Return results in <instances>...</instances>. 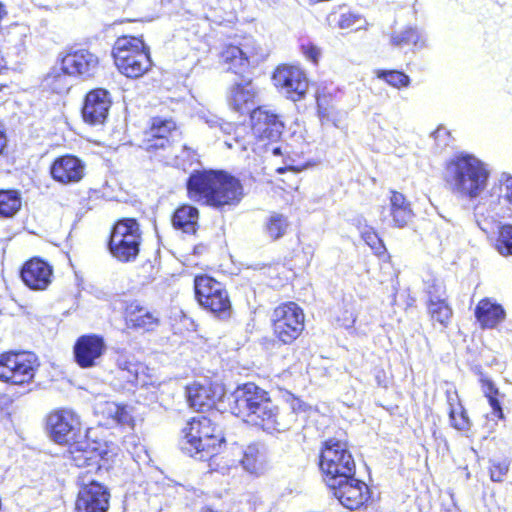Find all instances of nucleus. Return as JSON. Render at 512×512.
I'll return each mask as SVG.
<instances>
[{
	"mask_svg": "<svg viewBox=\"0 0 512 512\" xmlns=\"http://www.w3.org/2000/svg\"><path fill=\"white\" fill-rule=\"evenodd\" d=\"M126 321L129 327L150 331L158 325L159 318L138 303H131L126 310Z\"/></svg>",
	"mask_w": 512,
	"mask_h": 512,
	"instance_id": "cd10ccee",
	"label": "nucleus"
},
{
	"mask_svg": "<svg viewBox=\"0 0 512 512\" xmlns=\"http://www.w3.org/2000/svg\"><path fill=\"white\" fill-rule=\"evenodd\" d=\"M199 212L197 208L184 205L178 208L172 218L175 228L185 233H195L198 226Z\"/></svg>",
	"mask_w": 512,
	"mask_h": 512,
	"instance_id": "2f4dec72",
	"label": "nucleus"
},
{
	"mask_svg": "<svg viewBox=\"0 0 512 512\" xmlns=\"http://www.w3.org/2000/svg\"><path fill=\"white\" fill-rule=\"evenodd\" d=\"M112 54L118 70L129 78L143 76L152 65L148 48L138 37L118 38L113 46Z\"/></svg>",
	"mask_w": 512,
	"mask_h": 512,
	"instance_id": "39448f33",
	"label": "nucleus"
},
{
	"mask_svg": "<svg viewBox=\"0 0 512 512\" xmlns=\"http://www.w3.org/2000/svg\"><path fill=\"white\" fill-rule=\"evenodd\" d=\"M173 133H176V124L172 119L153 118L145 140L146 150L166 149L170 146L168 135Z\"/></svg>",
	"mask_w": 512,
	"mask_h": 512,
	"instance_id": "393cba45",
	"label": "nucleus"
},
{
	"mask_svg": "<svg viewBox=\"0 0 512 512\" xmlns=\"http://www.w3.org/2000/svg\"><path fill=\"white\" fill-rule=\"evenodd\" d=\"M389 216L391 217V224L394 227H405L413 217V211L410 203L406 200L405 196L399 192H392L390 196Z\"/></svg>",
	"mask_w": 512,
	"mask_h": 512,
	"instance_id": "c85d7f7f",
	"label": "nucleus"
},
{
	"mask_svg": "<svg viewBox=\"0 0 512 512\" xmlns=\"http://www.w3.org/2000/svg\"><path fill=\"white\" fill-rule=\"evenodd\" d=\"M187 189L190 199L218 209L237 205L243 197L240 181L223 171H196Z\"/></svg>",
	"mask_w": 512,
	"mask_h": 512,
	"instance_id": "7ed1b4c3",
	"label": "nucleus"
},
{
	"mask_svg": "<svg viewBox=\"0 0 512 512\" xmlns=\"http://www.w3.org/2000/svg\"><path fill=\"white\" fill-rule=\"evenodd\" d=\"M38 366V359L33 353H3L0 355V380L14 385L29 383Z\"/></svg>",
	"mask_w": 512,
	"mask_h": 512,
	"instance_id": "1a4fd4ad",
	"label": "nucleus"
},
{
	"mask_svg": "<svg viewBox=\"0 0 512 512\" xmlns=\"http://www.w3.org/2000/svg\"><path fill=\"white\" fill-rule=\"evenodd\" d=\"M21 278L32 290H45L52 282L53 268L40 258H32L21 269Z\"/></svg>",
	"mask_w": 512,
	"mask_h": 512,
	"instance_id": "4be33fe9",
	"label": "nucleus"
},
{
	"mask_svg": "<svg viewBox=\"0 0 512 512\" xmlns=\"http://www.w3.org/2000/svg\"><path fill=\"white\" fill-rule=\"evenodd\" d=\"M428 311L433 321L438 322L443 327H447L452 317V309L447 304L446 299L441 295H434V292L429 290Z\"/></svg>",
	"mask_w": 512,
	"mask_h": 512,
	"instance_id": "473e14b6",
	"label": "nucleus"
},
{
	"mask_svg": "<svg viewBox=\"0 0 512 512\" xmlns=\"http://www.w3.org/2000/svg\"><path fill=\"white\" fill-rule=\"evenodd\" d=\"M111 99L108 91L95 89L90 91L85 98L82 108V116L90 125H102L107 119Z\"/></svg>",
	"mask_w": 512,
	"mask_h": 512,
	"instance_id": "412c9836",
	"label": "nucleus"
},
{
	"mask_svg": "<svg viewBox=\"0 0 512 512\" xmlns=\"http://www.w3.org/2000/svg\"><path fill=\"white\" fill-rule=\"evenodd\" d=\"M264 450L257 444L249 445L243 452L241 463L250 473H259L265 464Z\"/></svg>",
	"mask_w": 512,
	"mask_h": 512,
	"instance_id": "72a5a7b5",
	"label": "nucleus"
},
{
	"mask_svg": "<svg viewBox=\"0 0 512 512\" xmlns=\"http://www.w3.org/2000/svg\"><path fill=\"white\" fill-rule=\"evenodd\" d=\"M328 22L330 25L335 23L336 26L340 29L359 30L367 26L366 20L361 15L352 12H345L340 15L331 13L328 16Z\"/></svg>",
	"mask_w": 512,
	"mask_h": 512,
	"instance_id": "c9c22d12",
	"label": "nucleus"
},
{
	"mask_svg": "<svg viewBox=\"0 0 512 512\" xmlns=\"http://www.w3.org/2000/svg\"><path fill=\"white\" fill-rule=\"evenodd\" d=\"M336 321L340 326L346 329L352 328L356 321V315L353 308L348 306L343 307L340 314L336 316Z\"/></svg>",
	"mask_w": 512,
	"mask_h": 512,
	"instance_id": "49530a36",
	"label": "nucleus"
},
{
	"mask_svg": "<svg viewBox=\"0 0 512 512\" xmlns=\"http://www.w3.org/2000/svg\"><path fill=\"white\" fill-rule=\"evenodd\" d=\"M273 153H274V154H279V153H280L279 148H274V149H273Z\"/></svg>",
	"mask_w": 512,
	"mask_h": 512,
	"instance_id": "052dcab7",
	"label": "nucleus"
},
{
	"mask_svg": "<svg viewBox=\"0 0 512 512\" xmlns=\"http://www.w3.org/2000/svg\"><path fill=\"white\" fill-rule=\"evenodd\" d=\"M69 459L79 467H87L91 471H97L100 467L101 452L96 447V443L88 440L73 441L70 443Z\"/></svg>",
	"mask_w": 512,
	"mask_h": 512,
	"instance_id": "5701e85b",
	"label": "nucleus"
},
{
	"mask_svg": "<svg viewBox=\"0 0 512 512\" xmlns=\"http://www.w3.org/2000/svg\"><path fill=\"white\" fill-rule=\"evenodd\" d=\"M61 61L64 72L83 79L93 77L99 68L98 56L87 49L71 51Z\"/></svg>",
	"mask_w": 512,
	"mask_h": 512,
	"instance_id": "dca6fc26",
	"label": "nucleus"
},
{
	"mask_svg": "<svg viewBox=\"0 0 512 512\" xmlns=\"http://www.w3.org/2000/svg\"><path fill=\"white\" fill-rule=\"evenodd\" d=\"M106 350L103 337L90 334L79 337L74 345L76 363L82 368L96 366Z\"/></svg>",
	"mask_w": 512,
	"mask_h": 512,
	"instance_id": "6ab92c4d",
	"label": "nucleus"
},
{
	"mask_svg": "<svg viewBox=\"0 0 512 512\" xmlns=\"http://www.w3.org/2000/svg\"><path fill=\"white\" fill-rule=\"evenodd\" d=\"M85 169V163L81 159L64 155L53 161L50 174L56 182L67 185L80 182L85 175Z\"/></svg>",
	"mask_w": 512,
	"mask_h": 512,
	"instance_id": "aec40b11",
	"label": "nucleus"
},
{
	"mask_svg": "<svg viewBox=\"0 0 512 512\" xmlns=\"http://www.w3.org/2000/svg\"><path fill=\"white\" fill-rule=\"evenodd\" d=\"M195 297L198 303L220 319L231 315V302L222 283L214 278L201 275L194 280Z\"/></svg>",
	"mask_w": 512,
	"mask_h": 512,
	"instance_id": "0eeeda50",
	"label": "nucleus"
},
{
	"mask_svg": "<svg viewBox=\"0 0 512 512\" xmlns=\"http://www.w3.org/2000/svg\"><path fill=\"white\" fill-rule=\"evenodd\" d=\"M302 51L305 54V56L308 59L312 60L313 62H317V60L320 56L319 49L312 44L302 45Z\"/></svg>",
	"mask_w": 512,
	"mask_h": 512,
	"instance_id": "8fccbe9b",
	"label": "nucleus"
},
{
	"mask_svg": "<svg viewBox=\"0 0 512 512\" xmlns=\"http://www.w3.org/2000/svg\"><path fill=\"white\" fill-rule=\"evenodd\" d=\"M490 171L488 165L478 157L468 153H459L453 156L445 167V181L451 191L473 201L474 216L483 231L480 218H493L491 215L499 206V195L496 188L486 192Z\"/></svg>",
	"mask_w": 512,
	"mask_h": 512,
	"instance_id": "f257e3e1",
	"label": "nucleus"
},
{
	"mask_svg": "<svg viewBox=\"0 0 512 512\" xmlns=\"http://www.w3.org/2000/svg\"><path fill=\"white\" fill-rule=\"evenodd\" d=\"M224 143H225V145H226L228 148H230V149L234 147L233 143H232L230 140H225V142H224Z\"/></svg>",
	"mask_w": 512,
	"mask_h": 512,
	"instance_id": "13d9d810",
	"label": "nucleus"
},
{
	"mask_svg": "<svg viewBox=\"0 0 512 512\" xmlns=\"http://www.w3.org/2000/svg\"><path fill=\"white\" fill-rule=\"evenodd\" d=\"M328 486L341 505L350 510L360 508L369 498L368 486L353 476L330 481Z\"/></svg>",
	"mask_w": 512,
	"mask_h": 512,
	"instance_id": "4468645a",
	"label": "nucleus"
},
{
	"mask_svg": "<svg viewBox=\"0 0 512 512\" xmlns=\"http://www.w3.org/2000/svg\"><path fill=\"white\" fill-rule=\"evenodd\" d=\"M117 376L127 384L137 385L140 382V374L144 372V365L135 360L130 354H120L116 360Z\"/></svg>",
	"mask_w": 512,
	"mask_h": 512,
	"instance_id": "c756f323",
	"label": "nucleus"
},
{
	"mask_svg": "<svg viewBox=\"0 0 512 512\" xmlns=\"http://www.w3.org/2000/svg\"><path fill=\"white\" fill-rule=\"evenodd\" d=\"M361 237L376 255H381L385 252L386 248L382 240L372 227H364L361 230Z\"/></svg>",
	"mask_w": 512,
	"mask_h": 512,
	"instance_id": "37998d69",
	"label": "nucleus"
},
{
	"mask_svg": "<svg viewBox=\"0 0 512 512\" xmlns=\"http://www.w3.org/2000/svg\"><path fill=\"white\" fill-rule=\"evenodd\" d=\"M70 74L64 72L62 69V62L60 67H53L51 71L44 78L43 84L46 88L51 89L55 93H63L69 90L71 84L69 81Z\"/></svg>",
	"mask_w": 512,
	"mask_h": 512,
	"instance_id": "f704fd0d",
	"label": "nucleus"
},
{
	"mask_svg": "<svg viewBox=\"0 0 512 512\" xmlns=\"http://www.w3.org/2000/svg\"><path fill=\"white\" fill-rule=\"evenodd\" d=\"M376 76L395 88L408 87L410 85V77L397 70H377Z\"/></svg>",
	"mask_w": 512,
	"mask_h": 512,
	"instance_id": "79ce46f5",
	"label": "nucleus"
},
{
	"mask_svg": "<svg viewBox=\"0 0 512 512\" xmlns=\"http://www.w3.org/2000/svg\"><path fill=\"white\" fill-rule=\"evenodd\" d=\"M262 4L272 7L278 3L279 0H260Z\"/></svg>",
	"mask_w": 512,
	"mask_h": 512,
	"instance_id": "4d7b16f0",
	"label": "nucleus"
},
{
	"mask_svg": "<svg viewBox=\"0 0 512 512\" xmlns=\"http://www.w3.org/2000/svg\"><path fill=\"white\" fill-rule=\"evenodd\" d=\"M252 136L261 141H276L279 139L283 123L279 117L264 108H257L251 112Z\"/></svg>",
	"mask_w": 512,
	"mask_h": 512,
	"instance_id": "a211bd4d",
	"label": "nucleus"
},
{
	"mask_svg": "<svg viewBox=\"0 0 512 512\" xmlns=\"http://www.w3.org/2000/svg\"><path fill=\"white\" fill-rule=\"evenodd\" d=\"M141 241L139 224L135 219L118 221L112 231L109 248L112 255L122 262L133 261L138 253Z\"/></svg>",
	"mask_w": 512,
	"mask_h": 512,
	"instance_id": "6e6552de",
	"label": "nucleus"
},
{
	"mask_svg": "<svg viewBox=\"0 0 512 512\" xmlns=\"http://www.w3.org/2000/svg\"><path fill=\"white\" fill-rule=\"evenodd\" d=\"M475 317L482 328H494L504 320L505 311L500 304L485 298L477 304Z\"/></svg>",
	"mask_w": 512,
	"mask_h": 512,
	"instance_id": "a878e982",
	"label": "nucleus"
},
{
	"mask_svg": "<svg viewBox=\"0 0 512 512\" xmlns=\"http://www.w3.org/2000/svg\"><path fill=\"white\" fill-rule=\"evenodd\" d=\"M450 423L457 430L464 431L469 428V419L464 408H461V412L458 411L453 418H450Z\"/></svg>",
	"mask_w": 512,
	"mask_h": 512,
	"instance_id": "09e8293b",
	"label": "nucleus"
},
{
	"mask_svg": "<svg viewBox=\"0 0 512 512\" xmlns=\"http://www.w3.org/2000/svg\"><path fill=\"white\" fill-rule=\"evenodd\" d=\"M206 123L210 128H218L224 134H230L232 131H235L236 137L234 142L241 150H248L251 146V141L240 138L241 133L245 131L244 127H235L232 123L225 122L217 117L208 119Z\"/></svg>",
	"mask_w": 512,
	"mask_h": 512,
	"instance_id": "4c0bfd02",
	"label": "nucleus"
},
{
	"mask_svg": "<svg viewBox=\"0 0 512 512\" xmlns=\"http://www.w3.org/2000/svg\"><path fill=\"white\" fill-rule=\"evenodd\" d=\"M305 409V404L298 398H292L290 402V407L287 412H292L295 416V421L297 420V413L299 411H303Z\"/></svg>",
	"mask_w": 512,
	"mask_h": 512,
	"instance_id": "603ef678",
	"label": "nucleus"
},
{
	"mask_svg": "<svg viewBox=\"0 0 512 512\" xmlns=\"http://www.w3.org/2000/svg\"><path fill=\"white\" fill-rule=\"evenodd\" d=\"M509 470V463L507 461H493L490 466V478L494 482L503 481L505 475Z\"/></svg>",
	"mask_w": 512,
	"mask_h": 512,
	"instance_id": "a18cd8bd",
	"label": "nucleus"
},
{
	"mask_svg": "<svg viewBox=\"0 0 512 512\" xmlns=\"http://www.w3.org/2000/svg\"><path fill=\"white\" fill-rule=\"evenodd\" d=\"M389 43L393 47L413 45L417 50L427 46V38L423 31L416 26H407L400 31H394L389 35Z\"/></svg>",
	"mask_w": 512,
	"mask_h": 512,
	"instance_id": "7c9ffc66",
	"label": "nucleus"
},
{
	"mask_svg": "<svg viewBox=\"0 0 512 512\" xmlns=\"http://www.w3.org/2000/svg\"><path fill=\"white\" fill-rule=\"evenodd\" d=\"M182 433L181 450L199 460L216 455L224 442L221 428L206 416L192 418L183 428Z\"/></svg>",
	"mask_w": 512,
	"mask_h": 512,
	"instance_id": "20e7f679",
	"label": "nucleus"
},
{
	"mask_svg": "<svg viewBox=\"0 0 512 512\" xmlns=\"http://www.w3.org/2000/svg\"><path fill=\"white\" fill-rule=\"evenodd\" d=\"M95 414L105 420V425L129 424L132 416L126 406L119 405L112 401H99L94 406Z\"/></svg>",
	"mask_w": 512,
	"mask_h": 512,
	"instance_id": "bb28decb",
	"label": "nucleus"
},
{
	"mask_svg": "<svg viewBox=\"0 0 512 512\" xmlns=\"http://www.w3.org/2000/svg\"><path fill=\"white\" fill-rule=\"evenodd\" d=\"M6 144L7 138L2 126L0 125V154L3 152L4 148L6 147Z\"/></svg>",
	"mask_w": 512,
	"mask_h": 512,
	"instance_id": "5fc2aeb1",
	"label": "nucleus"
},
{
	"mask_svg": "<svg viewBox=\"0 0 512 512\" xmlns=\"http://www.w3.org/2000/svg\"><path fill=\"white\" fill-rule=\"evenodd\" d=\"M50 438L58 444H70L81 432L80 417L71 409H58L47 418Z\"/></svg>",
	"mask_w": 512,
	"mask_h": 512,
	"instance_id": "f8f14e48",
	"label": "nucleus"
},
{
	"mask_svg": "<svg viewBox=\"0 0 512 512\" xmlns=\"http://www.w3.org/2000/svg\"><path fill=\"white\" fill-rule=\"evenodd\" d=\"M259 89L251 79H241L233 83L227 92L229 107L240 113H248L257 103Z\"/></svg>",
	"mask_w": 512,
	"mask_h": 512,
	"instance_id": "f3484780",
	"label": "nucleus"
},
{
	"mask_svg": "<svg viewBox=\"0 0 512 512\" xmlns=\"http://www.w3.org/2000/svg\"><path fill=\"white\" fill-rule=\"evenodd\" d=\"M318 115L322 124L333 123L334 126H338L334 108L329 106L328 101L325 97L317 96Z\"/></svg>",
	"mask_w": 512,
	"mask_h": 512,
	"instance_id": "c03bdc74",
	"label": "nucleus"
},
{
	"mask_svg": "<svg viewBox=\"0 0 512 512\" xmlns=\"http://www.w3.org/2000/svg\"><path fill=\"white\" fill-rule=\"evenodd\" d=\"M20 194L15 190L0 191V216L12 217L21 208Z\"/></svg>",
	"mask_w": 512,
	"mask_h": 512,
	"instance_id": "e433bc0d",
	"label": "nucleus"
},
{
	"mask_svg": "<svg viewBox=\"0 0 512 512\" xmlns=\"http://www.w3.org/2000/svg\"><path fill=\"white\" fill-rule=\"evenodd\" d=\"M231 397L230 409L235 416L268 433L284 432L295 423L292 412H280L267 392L254 383L239 386Z\"/></svg>",
	"mask_w": 512,
	"mask_h": 512,
	"instance_id": "f03ea898",
	"label": "nucleus"
},
{
	"mask_svg": "<svg viewBox=\"0 0 512 512\" xmlns=\"http://www.w3.org/2000/svg\"><path fill=\"white\" fill-rule=\"evenodd\" d=\"M272 317L274 334L284 344L292 343L304 330L303 310L294 302L276 307Z\"/></svg>",
	"mask_w": 512,
	"mask_h": 512,
	"instance_id": "9b49d317",
	"label": "nucleus"
},
{
	"mask_svg": "<svg viewBox=\"0 0 512 512\" xmlns=\"http://www.w3.org/2000/svg\"><path fill=\"white\" fill-rule=\"evenodd\" d=\"M447 404L449 407V418H453L454 414L458 411L461 412V408H464L460 402L456 389H448L446 391Z\"/></svg>",
	"mask_w": 512,
	"mask_h": 512,
	"instance_id": "de8ad7c7",
	"label": "nucleus"
},
{
	"mask_svg": "<svg viewBox=\"0 0 512 512\" xmlns=\"http://www.w3.org/2000/svg\"><path fill=\"white\" fill-rule=\"evenodd\" d=\"M186 390L188 403L196 410L211 408L216 398L222 396V389L219 386L214 387L208 382H194Z\"/></svg>",
	"mask_w": 512,
	"mask_h": 512,
	"instance_id": "b1692460",
	"label": "nucleus"
},
{
	"mask_svg": "<svg viewBox=\"0 0 512 512\" xmlns=\"http://www.w3.org/2000/svg\"><path fill=\"white\" fill-rule=\"evenodd\" d=\"M263 59L261 47L251 38L244 39L240 46L226 45L220 53V63L227 71L235 74L246 72L250 66L257 65Z\"/></svg>",
	"mask_w": 512,
	"mask_h": 512,
	"instance_id": "9d476101",
	"label": "nucleus"
},
{
	"mask_svg": "<svg viewBox=\"0 0 512 512\" xmlns=\"http://www.w3.org/2000/svg\"><path fill=\"white\" fill-rule=\"evenodd\" d=\"M494 247L502 256H512V225L504 224L498 227Z\"/></svg>",
	"mask_w": 512,
	"mask_h": 512,
	"instance_id": "ea45409f",
	"label": "nucleus"
},
{
	"mask_svg": "<svg viewBox=\"0 0 512 512\" xmlns=\"http://www.w3.org/2000/svg\"><path fill=\"white\" fill-rule=\"evenodd\" d=\"M320 468L326 476L327 484L354 476L355 461L347 449V444L339 440H327L321 450Z\"/></svg>",
	"mask_w": 512,
	"mask_h": 512,
	"instance_id": "423d86ee",
	"label": "nucleus"
},
{
	"mask_svg": "<svg viewBox=\"0 0 512 512\" xmlns=\"http://www.w3.org/2000/svg\"><path fill=\"white\" fill-rule=\"evenodd\" d=\"M479 381L481 383L482 392L484 393L485 397H487L493 414L498 418L503 419L504 414L502 407L497 399V395L499 394L498 388L487 376L483 374L480 375Z\"/></svg>",
	"mask_w": 512,
	"mask_h": 512,
	"instance_id": "58836bf2",
	"label": "nucleus"
},
{
	"mask_svg": "<svg viewBox=\"0 0 512 512\" xmlns=\"http://www.w3.org/2000/svg\"><path fill=\"white\" fill-rule=\"evenodd\" d=\"M447 134V131L446 129L444 128H438L436 131L433 132V136L435 138H438L440 137L441 135H446Z\"/></svg>",
	"mask_w": 512,
	"mask_h": 512,
	"instance_id": "6e6d98bb",
	"label": "nucleus"
},
{
	"mask_svg": "<svg viewBox=\"0 0 512 512\" xmlns=\"http://www.w3.org/2000/svg\"><path fill=\"white\" fill-rule=\"evenodd\" d=\"M381 215H382V221L385 222L387 220V216L385 215V209H383Z\"/></svg>",
	"mask_w": 512,
	"mask_h": 512,
	"instance_id": "bf43d9fd",
	"label": "nucleus"
},
{
	"mask_svg": "<svg viewBox=\"0 0 512 512\" xmlns=\"http://www.w3.org/2000/svg\"><path fill=\"white\" fill-rule=\"evenodd\" d=\"M288 226L289 222L286 216L273 213L268 218L265 229L271 239L277 240L285 235Z\"/></svg>",
	"mask_w": 512,
	"mask_h": 512,
	"instance_id": "a19ab883",
	"label": "nucleus"
},
{
	"mask_svg": "<svg viewBox=\"0 0 512 512\" xmlns=\"http://www.w3.org/2000/svg\"><path fill=\"white\" fill-rule=\"evenodd\" d=\"M273 81L280 92L294 102L304 98L309 86L305 72L294 65L277 67L273 74Z\"/></svg>",
	"mask_w": 512,
	"mask_h": 512,
	"instance_id": "ddd939ff",
	"label": "nucleus"
},
{
	"mask_svg": "<svg viewBox=\"0 0 512 512\" xmlns=\"http://www.w3.org/2000/svg\"><path fill=\"white\" fill-rule=\"evenodd\" d=\"M176 158L179 159L180 156L177 155ZM181 158H183V163L177 162V165L184 166L186 161H188V162L194 161L196 159V154L190 148L183 146Z\"/></svg>",
	"mask_w": 512,
	"mask_h": 512,
	"instance_id": "3c124183",
	"label": "nucleus"
},
{
	"mask_svg": "<svg viewBox=\"0 0 512 512\" xmlns=\"http://www.w3.org/2000/svg\"><path fill=\"white\" fill-rule=\"evenodd\" d=\"M430 289L434 292V295H441L442 298L446 299L445 288L441 282L433 281V283L427 288L428 294Z\"/></svg>",
	"mask_w": 512,
	"mask_h": 512,
	"instance_id": "864d4df0",
	"label": "nucleus"
},
{
	"mask_svg": "<svg viewBox=\"0 0 512 512\" xmlns=\"http://www.w3.org/2000/svg\"><path fill=\"white\" fill-rule=\"evenodd\" d=\"M110 494L96 481L81 484L75 503L76 512H107Z\"/></svg>",
	"mask_w": 512,
	"mask_h": 512,
	"instance_id": "2eb2a0df",
	"label": "nucleus"
}]
</instances>
